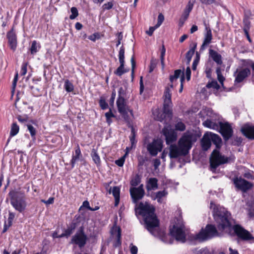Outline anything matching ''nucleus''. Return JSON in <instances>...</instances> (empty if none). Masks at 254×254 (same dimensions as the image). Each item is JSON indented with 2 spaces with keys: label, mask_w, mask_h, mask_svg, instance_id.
Wrapping results in <instances>:
<instances>
[{
  "label": "nucleus",
  "mask_w": 254,
  "mask_h": 254,
  "mask_svg": "<svg viewBox=\"0 0 254 254\" xmlns=\"http://www.w3.org/2000/svg\"><path fill=\"white\" fill-rule=\"evenodd\" d=\"M6 37L11 49L14 51L17 47V37L13 28L7 32Z\"/></svg>",
  "instance_id": "nucleus-19"
},
{
  "label": "nucleus",
  "mask_w": 254,
  "mask_h": 254,
  "mask_svg": "<svg viewBox=\"0 0 254 254\" xmlns=\"http://www.w3.org/2000/svg\"><path fill=\"white\" fill-rule=\"evenodd\" d=\"M154 211L153 206L146 202H141L136 210V213L143 217L145 227L148 231L154 236L159 237L163 242L167 243L166 234L164 231H159L157 228L159 221Z\"/></svg>",
  "instance_id": "nucleus-1"
},
{
  "label": "nucleus",
  "mask_w": 254,
  "mask_h": 254,
  "mask_svg": "<svg viewBox=\"0 0 254 254\" xmlns=\"http://www.w3.org/2000/svg\"><path fill=\"white\" fill-rule=\"evenodd\" d=\"M19 127L16 123H14L12 124L10 131V136L11 137L16 135L19 132Z\"/></svg>",
  "instance_id": "nucleus-32"
},
{
  "label": "nucleus",
  "mask_w": 254,
  "mask_h": 254,
  "mask_svg": "<svg viewBox=\"0 0 254 254\" xmlns=\"http://www.w3.org/2000/svg\"><path fill=\"white\" fill-rule=\"evenodd\" d=\"M147 190H155L158 188V180L156 178H151L149 179L146 184Z\"/></svg>",
  "instance_id": "nucleus-24"
},
{
  "label": "nucleus",
  "mask_w": 254,
  "mask_h": 254,
  "mask_svg": "<svg viewBox=\"0 0 254 254\" xmlns=\"http://www.w3.org/2000/svg\"><path fill=\"white\" fill-rule=\"evenodd\" d=\"M105 117L106 118H111L114 117V115L113 114L111 109L108 112L105 113Z\"/></svg>",
  "instance_id": "nucleus-64"
},
{
  "label": "nucleus",
  "mask_w": 254,
  "mask_h": 254,
  "mask_svg": "<svg viewBox=\"0 0 254 254\" xmlns=\"http://www.w3.org/2000/svg\"><path fill=\"white\" fill-rule=\"evenodd\" d=\"M182 70L177 69L175 70L174 75L170 76V80L172 83L169 86L166 87L164 94V110L166 114H170L172 103L171 101V88H173V82L176 80L181 75Z\"/></svg>",
  "instance_id": "nucleus-6"
},
{
  "label": "nucleus",
  "mask_w": 254,
  "mask_h": 254,
  "mask_svg": "<svg viewBox=\"0 0 254 254\" xmlns=\"http://www.w3.org/2000/svg\"><path fill=\"white\" fill-rule=\"evenodd\" d=\"M87 240V236L84 232L83 227H80L75 235L72 237L71 243L82 248L85 246Z\"/></svg>",
  "instance_id": "nucleus-9"
},
{
  "label": "nucleus",
  "mask_w": 254,
  "mask_h": 254,
  "mask_svg": "<svg viewBox=\"0 0 254 254\" xmlns=\"http://www.w3.org/2000/svg\"><path fill=\"white\" fill-rule=\"evenodd\" d=\"M212 39V34L210 28L209 27H205V32L202 44L200 47V50L203 51L205 47L211 43Z\"/></svg>",
  "instance_id": "nucleus-21"
},
{
  "label": "nucleus",
  "mask_w": 254,
  "mask_h": 254,
  "mask_svg": "<svg viewBox=\"0 0 254 254\" xmlns=\"http://www.w3.org/2000/svg\"><path fill=\"white\" fill-rule=\"evenodd\" d=\"M202 3L209 5L216 2L215 0H199Z\"/></svg>",
  "instance_id": "nucleus-56"
},
{
  "label": "nucleus",
  "mask_w": 254,
  "mask_h": 254,
  "mask_svg": "<svg viewBox=\"0 0 254 254\" xmlns=\"http://www.w3.org/2000/svg\"><path fill=\"white\" fill-rule=\"evenodd\" d=\"M15 217V214L11 212H9L8 213V217L7 219V222L8 223L12 224V221Z\"/></svg>",
  "instance_id": "nucleus-53"
},
{
  "label": "nucleus",
  "mask_w": 254,
  "mask_h": 254,
  "mask_svg": "<svg viewBox=\"0 0 254 254\" xmlns=\"http://www.w3.org/2000/svg\"><path fill=\"white\" fill-rule=\"evenodd\" d=\"M193 3L191 2L190 1H189L185 9H184V12L182 13L181 17L187 20V19L189 17L190 13V12L193 8Z\"/></svg>",
  "instance_id": "nucleus-27"
},
{
  "label": "nucleus",
  "mask_w": 254,
  "mask_h": 254,
  "mask_svg": "<svg viewBox=\"0 0 254 254\" xmlns=\"http://www.w3.org/2000/svg\"><path fill=\"white\" fill-rule=\"evenodd\" d=\"M157 28L156 27V25L154 27H150L148 31H146V33L149 35L151 36L154 32V31L155 30V29Z\"/></svg>",
  "instance_id": "nucleus-63"
},
{
  "label": "nucleus",
  "mask_w": 254,
  "mask_h": 254,
  "mask_svg": "<svg viewBox=\"0 0 254 254\" xmlns=\"http://www.w3.org/2000/svg\"><path fill=\"white\" fill-rule=\"evenodd\" d=\"M196 141L195 135L191 133H185L180 138L178 144H171L169 147V156L171 159H176L185 156L188 154L193 142Z\"/></svg>",
  "instance_id": "nucleus-2"
},
{
  "label": "nucleus",
  "mask_w": 254,
  "mask_h": 254,
  "mask_svg": "<svg viewBox=\"0 0 254 254\" xmlns=\"http://www.w3.org/2000/svg\"><path fill=\"white\" fill-rule=\"evenodd\" d=\"M64 88L66 92H70L73 90L74 87L68 80H66L64 82Z\"/></svg>",
  "instance_id": "nucleus-34"
},
{
  "label": "nucleus",
  "mask_w": 254,
  "mask_h": 254,
  "mask_svg": "<svg viewBox=\"0 0 254 254\" xmlns=\"http://www.w3.org/2000/svg\"><path fill=\"white\" fill-rule=\"evenodd\" d=\"M242 63L243 65L244 66H249L251 65L252 67V65L254 64V63L251 60H242Z\"/></svg>",
  "instance_id": "nucleus-48"
},
{
  "label": "nucleus",
  "mask_w": 254,
  "mask_h": 254,
  "mask_svg": "<svg viewBox=\"0 0 254 254\" xmlns=\"http://www.w3.org/2000/svg\"><path fill=\"white\" fill-rule=\"evenodd\" d=\"M167 194L168 192L165 190L159 191L155 193V197L154 199H156L159 203H162L163 202V198L166 197Z\"/></svg>",
  "instance_id": "nucleus-30"
},
{
  "label": "nucleus",
  "mask_w": 254,
  "mask_h": 254,
  "mask_svg": "<svg viewBox=\"0 0 254 254\" xmlns=\"http://www.w3.org/2000/svg\"><path fill=\"white\" fill-rule=\"evenodd\" d=\"M233 182L236 188L244 192L247 191L253 187L252 183L241 178L236 177L234 178L233 179Z\"/></svg>",
  "instance_id": "nucleus-14"
},
{
  "label": "nucleus",
  "mask_w": 254,
  "mask_h": 254,
  "mask_svg": "<svg viewBox=\"0 0 254 254\" xmlns=\"http://www.w3.org/2000/svg\"><path fill=\"white\" fill-rule=\"evenodd\" d=\"M219 132L223 137L225 141L228 140L230 137H232L233 131L231 126L228 123H221L219 122Z\"/></svg>",
  "instance_id": "nucleus-13"
},
{
  "label": "nucleus",
  "mask_w": 254,
  "mask_h": 254,
  "mask_svg": "<svg viewBox=\"0 0 254 254\" xmlns=\"http://www.w3.org/2000/svg\"><path fill=\"white\" fill-rule=\"evenodd\" d=\"M193 253L194 254H210L209 251L207 249H196L193 251Z\"/></svg>",
  "instance_id": "nucleus-43"
},
{
  "label": "nucleus",
  "mask_w": 254,
  "mask_h": 254,
  "mask_svg": "<svg viewBox=\"0 0 254 254\" xmlns=\"http://www.w3.org/2000/svg\"><path fill=\"white\" fill-rule=\"evenodd\" d=\"M196 45H195L194 46L193 48L190 49L186 53V59H187V60L188 61H187V64H190V62L191 61V58H192V56L193 55V54L194 53V51H195V49L196 48Z\"/></svg>",
  "instance_id": "nucleus-33"
},
{
  "label": "nucleus",
  "mask_w": 254,
  "mask_h": 254,
  "mask_svg": "<svg viewBox=\"0 0 254 254\" xmlns=\"http://www.w3.org/2000/svg\"><path fill=\"white\" fill-rule=\"evenodd\" d=\"M251 74L248 68L237 69L234 73L235 77V82L239 83L243 81Z\"/></svg>",
  "instance_id": "nucleus-17"
},
{
  "label": "nucleus",
  "mask_w": 254,
  "mask_h": 254,
  "mask_svg": "<svg viewBox=\"0 0 254 254\" xmlns=\"http://www.w3.org/2000/svg\"><path fill=\"white\" fill-rule=\"evenodd\" d=\"M157 115H155L154 114V116H155V118L157 120L159 121L160 122H162L166 118H168L169 119H171L172 116V108H171V113L170 114H166L164 112V110H163V112L157 111L156 112Z\"/></svg>",
  "instance_id": "nucleus-26"
},
{
  "label": "nucleus",
  "mask_w": 254,
  "mask_h": 254,
  "mask_svg": "<svg viewBox=\"0 0 254 254\" xmlns=\"http://www.w3.org/2000/svg\"><path fill=\"white\" fill-rule=\"evenodd\" d=\"M75 228V224H72L69 227H68L65 231L64 233L65 235H66V237L69 236L71 234H72Z\"/></svg>",
  "instance_id": "nucleus-38"
},
{
  "label": "nucleus",
  "mask_w": 254,
  "mask_h": 254,
  "mask_svg": "<svg viewBox=\"0 0 254 254\" xmlns=\"http://www.w3.org/2000/svg\"><path fill=\"white\" fill-rule=\"evenodd\" d=\"M71 14L69 16L70 19H75L78 15V12L77 8L75 7H72L70 9Z\"/></svg>",
  "instance_id": "nucleus-42"
},
{
  "label": "nucleus",
  "mask_w": 254,
  "mask_h": 254,
  "mask_svg": "<svg viewBox=\"0 0 254 254\" xmlns=\"http://www.w3.org/2000/svg\"><path fill=\"white\" fill-rule=\"evenodd\" d=\"M99 36L98 33H94L88 37V39L91 41L95 42L96 39H99Z\"/></svg>",
  "instance_id": "nucleus-57"
},
{
  "label": "nucleus",
  "mask_w": 254,
  "mask_h": 254,
  "mask_svg": "<svg viewBox=\"0 0 254 254\" xmlns=\"http://www.w3.org/2000/svg\"><path fill=\"white\" fill-rule=\"evenodd\" d=\"M186 129V126L182 122H178L175 125V130L183 131Z\"/></svg>",
  "instance_id": "nucleus-39"
},
{
  "label": "nucleus",
  "mask_w": 254,
  "mask_h": 254,
  "mask_svg": "<svg viewBox=\"0 0 254 254\" xmlns=\"http://www.w3.org/2000/svg\"><path fill=\"white\" fill-rule=\"evenodd\" d=\"M8 195L10 203L16 210L22 212L25 209L27 204L24 191L12 190L9 192Z\"/></svg>",
  "instance_id": "nucleus-7"
},
{
  "label": "nucleus",
  "mask_w": 254,
  "mask_h": 254,
  "mask_svg": "<svg viewBox=\"0 0 254 254\" xmlns=\"http://www.w3.org/2000/svg\"><path fill=\"white\" fill-rule=\"evenodd\" d=\"M162 133L165 137L167 144H170L177 140V134L175 130L170 127H165L162 129Z\"/></svg>",
  "instance_id": "nucleus-15"
},
{
  "label": "nucleus",
  "mask_w": 254,
  "mask_h": 254,
  "mask_svg": "<svg viewBox=\"0 0 254 254\" xmlns=\"http://www.w3.org/2000/svg\"><path fill=\"white\" fill-rule=\"evenodd\" d=\"M140 182V178L138 175H136L134 178H133L131 182L130 185L132 186L135 187L137 186Z\"/></svg>",
  "instance_id": "nucleus-41"
},
{
  "label": "nucleus",
  "mask_w": 254,
  "mask_h": 254,
  "mask_svg": "<svg viewBox=\"0 0 254 254\" xmlns=\"http://www.w3.org/2000/svg\"><path fill=\"white\" fill-rule=\"evenodd\" d=\"M119 59L120 63V65L117 70L115 71V73L118 76H121L127 71L124 69L125 64V48L123 46L120 48L119 53Z\"/></svg>",
  "instance_id": "nucleus-18"
},
{
  "label": "nucleus",
  "mask_w": 254,
  "mask_h": 254,
  "mask_svg": "<svg viewBox=\"0 0 254 254\" xmlns=\"http://www.w3.org/2000/svg\"><path fill=\"white\" fill-rule=\"evenodd\" d=\"M12 225V224L11 223H8L7 222V223H6V221H5V223H4V226H3V230H2V233H4L5 232H6V231L7 230V229Z\"/></svg>",
  "instance_id": "nucleus-62"
},
{
  "label": "nucleus",
  "mask_w": 254,
  "mask_h": 254,
  "mask_svg": "<svg viewBox=\"0 0 254 254\" xmlns=\"http://www.w3.org/2000/svg\"><path fill=\"white\" fill-rule=\"evenodd\" d=\"M91 156L93 161L97 165H99L100 164L101 161L100 156L95 149H92L91 152Z\"/></svg>",
  "instance_id": "nucleus-31"
},
{
  "label": "nucleus",
  "mask_w": 254,
  "mask_h": 254,
  "mask_svg": "<svg viewBox=\"0 0 254 254\" xmlns=\"http://www.w3.org/2000/svg\"><path fill=\"white\" fill-rule=\"evenodd\" d=\"M158 60L154 58H152L150 61V64L149 66V72L150 73L152 72L155 68L156 67V65L158 64Z\"/></svg>",
  "instance_id": "nucleus-35"
},
{
  "label": "nucleus",
  "mask_w": 254,
  "mask_h": 254,
  "mask_svg": "<svg viewBox=\"0 0 254 254\" xmlns=\"http://www.w3.org/2000/svg\"><path fill=\"white\" fill-rule=\"evenodd\" d=\"M27 63H24L22 65L21 69V72H20V74L22 75H24L27 73Z\"/></svg>",
  "instance_id": "nucleus-52"
},
{
  "label": "nucleus",
  "mask_w": 254,
  "mask_h": 254,
  "mask_svg": "<svg viewBox=\"0 0 254 254\" xmlns=\"http://www.w3.org/2000/svg\"><path fill=\"white\" fill-rule=\"evenodd\" d=\"M27 127L31 137L33 139H35V135L36 134V129L31 125H27Z\"/></svg>",
  "instance_id": "nucleus-40"
},
{
  "label": "nucleus",
  "mask_w": 254,
  "mask_h": 254,
  "mask_svg": "<svg viewBox=\"0 0 254 254\" xmlns=\"http://www.w3.org/2000/svg\"><path fill=\"white\" fill-rule=\"evenodd\" d=\"M113 6V2H108L107 3H106L103 5V8L104 9H107L109 10L111 9Z\"/></svg>",
  "instance_id": "nucleus-51"
},
{
  "label": "nucleus",
  "mask_w": 254,
  "mask_h": 254,
  "mask_svg": "<svg viewBox=\"0 0 254 254\" xmlns=\"http://www.w3.org/2000/svg\"><path fill=\"white\" fill-rule=\"evenodd\" d=\"M162 148L163 142L160 139H154L146 146L147 151L152 156H156L158 152L161 151Z\"/></svg>",
  "instance_id": "nucleus-11"
},
{
  "label": "nucleus",
  "mask_w": 254,
  "mask_h": 254,
  "mask_svg": "<svg viewBox=\"0 0 254 254\" xmlns=\"http://www.w3.org/2000/svg\"><path fill=\"white\" fill-rule=\"evenodd\" d=\"M203 125L208 128L218 130L219 129V122L218 124L215 123L210 120H206L203 123Z\"/></svg>",
  "instance_id": "nucleus-29"
},
{
  "label": "nucleus",
  "mask_w": 254,
  "mask_h": 254,
  "mask_svg": "<svg viewBox=\"0 0 254 254\" xmlns=\"http://www.w3.org/2000/svg\"><path fill=\"white\" fill-rule=\"evenodd\" d=\"M244 23V28L243 30L245 31H249L251 27V22L249 19L248 17H245L243 20Z\"/></svg>",
  "instance_id": "nucleus-37"
},
{
  "label": "nucleus",
  "mask_w": 254,
  "mask_h": 254,
  "mask_svg": "<svg viewBox=\"0 0 254 254\" xmlns=\"http://www.w3.org/2000/svg\"><path fill=\"white\" fill-rule=\"evenodd\" d=\"M233 228L235 233L240 239L245 241L254 240L252 235L240 225H235Z\"/></svg>",
  "instance_id": "nucleus-12"
},
{
  "label": "nucleus",
  "mask_w": 254,
  "mask_h": 254,
  "mask_svg": "<svg viewBox=\"0 0 254 254\" xmlns=\"http://www.w3.org/2000/svg\"><path fill=\"white\" fill-rule=\"evenodd\" d=\"M234 157H228L222 155L217 150H214L210 157V170L213 173H218L217 168L224 164L234 162Z\"/></svg>",
  "instance_id": "nucleus-4"
},
{
  "label": "nucleus",
  "mask_w": 254,
  "mask_h": 254,
  "mask_svg": "<svg viewBox=\"0 0 254 254\" xmlns=\"http://www.w3.org/2000/svg\"><path fill=\"white\" fill-rule=\"evenodd\" d=\"M186 75L187 79L188 81H189L190 79V75H191V70L189 66H188L186 71Z\"/></svg>",
  "instance_id": "nucleus-58"
},
{
  "label": "nucleus",
  "mask_w": 254,
  "mask_h": 254,
  "mask_svg": "<svg viewBox=\"0 0 254 254\" xmlns=\"http://www.w3.org/2000/svg\"><path fill=\"white\" fill-rule=\"evenodd\" d=\"M202 148L203 150H207L211 146V141L208 135L205 134L201 140Z\"/></svg>",
  "instance_id": "nucleus-23"
},
{
  "label": "nucleus",
  "mask_w": 254,
  "mask_h": 254,
  "mask_svg": "<svg viewBox=\"0 0 254 254\" xmlns=\"http://www.w3.org/2000/svg\"><path fill=\"white\" fill-rule=\"evenodd\" d=\"M129 191L133 201L135 203L138 200L141 199L145 193L142 184L140 185L138 188H131Z\"/></svg>",
  "instance_id": "nucleus-16"
},
{
  "label": "nucleus",
  "mask_w": 254,
  "mask_h": 254,
  "mask_svg": "<svg viewBox=\"0 0 254 254\" xmlns=\"http://www.w3.org/2000/svg\"><path fill=\"white\" fill-rule=\"evenodd\" d=\"M140 84V94H142L144 90V85L143 83V78L142 76L140 77L139 80Z\"/></svg>",
  "instance_id": "nucleus-61"
},
{
  "label": "nucleus",
  "mask_w": 254,
  "mask_h": 254,
  "mask_svg": "<svg viewBox=\"0 0 254 254\" xmlns=\"http://www.w3.org/2000/svg\"><path fill=\"white\" fill-rule=\"evenodd\" d=\"M242 141V139L241 137H236L233 142H232V144L234 145H239Z\"/></svg>",
  "instance_id": "nucleus-55"
},
{
  "label": "nucleus",
  "mask_w": 254,
  "mask_h": 254,
  "mask_svg": "<svg viewBox=\"0 0 254 254\" xmlns=\"http://www.w3.org/2000/svg\"><path fill=\"white\" fill-rule=\"evenodd\" d=\"M82 156L81 151L79 145L77 144V147L75 150V155H73L71 160V165L72 168L74 167L75 162L78 161Z\"/></svg>",
  "instance_id": "nucleus-25"
},
{
  "label": "nucleus",
  "mask_w": 254,
  "mask_h": 254,
  "mask_svg": "<svg viewBox=\"0 0 254 254\" xmlns=\"http://www.w3.org/2000/svg\"><path fill=\"white\" fill-rule=\"evenodd\" d=\"M130 61H131V76H132V78L133 79V75H134V69L135 67V62L133 57H132L131 58Z\"/></svg>",
  "instance_id": "nucleus-47"
},
{
  "label": "nucleus",
  "mask_w": 254,
  "mask_h": 254,
  "mask_svg": "<svg viewBox=\"0 0 254 254\" xmlns=\"http://www.w3.org/2000/svg\"><path fill=\"white\" fill-rule=\"evenodd\" d=\"M209 137L211 141L216 145V148H219L222 144V139L218 135L214 133H210Z\"/></svg>",
  "instance_id": "nucleus-28"
},
{
  "label": "nucleus",
  "mask_w": 254,
  "mask_h": 254,
  "mask_svg": "<svg viewBox=\"0 0 254 254\" xmlns=\"http://www.w3.org/2000/svg\"><path fill=\"white\" fill-rule=\"evenodd\" d=\"M218 236V232L215 227L212 225H206L204 229L196 234H190L189 239L191 241L201 242L213 237Z\"/></svg>",
  "instance_id": "nucleus-5"
},
{
  "label": "nucleus",
  "mask_w": 254,
  "mask_h": 254,
  "mask_svg": "<svg viewBox=\"0 0 254 254\" xmlns=\"http://www.w3.org/2000/svg\"><path fill=\"white\" fill-rule=\"evenodd\" d=\"M241 131L247 138L254 139V126L246 124L241 127Z\"/></svg>",
  "instance_id": "nucleus-20"
},
{
  "label": "nucleus",
  "mask_w": 254,
  "mask_h": 254,
  "mask_svg": "<svg viewBox=\"0 0 254 254\" xmlns=\"http://www.w3.org/2000/svg\"><path fill=\"white\" fill-rule=\"evenodd\" d=\"M120 189L118 187H114L112 190V193L115 198L120 197Z\"/></svg>",
  "instance_id": "nucleus-44"
},
{
  "label": "nucleus",
  "mask_w": 254,
  "mask_h": 254,
  "mask_svg": "<svg viewBox=\"0 0 254 254\" xmlns=\"http://www.w3.org/2000/svg\"><path fill=\"white\" fill-rule=\"evenodd\" d=\"M185 226L183 224H176L170 229V234L177 241L184 243L186 241V232Z\"/></svg>",
  "instance_id": "nucleus-8"
},
{
  "label": "nucleus",
  "mask_w": 254,
  "mask_h": 254,
  "mask_svg": "<svg viewBox=\"0 0 254 254\" xmlns=\"http://www.w3.org/2000/svg\"><path fill=\"white\" fill-rule=\"evenodd\" d=\"M253 171H248L244 174V177L248 179L254 180V176H253Z\"/></svg>",
  "instance_id": "nucleus-50"
},
{
  "label": "nucleus",
  "mask_w": 254,
  "mask_h": 254,
  "mask_svg": "<svg viewBox=\"0 0 254 254\" xmlns=\"http://www.w3.org/2000/svg\"><path fill=\"white\" fill-rule=\"evenodd\" d=\"M99 105L101 109L103 110H105L108 107L107 103L106 102L105 100L102 98H101L99 100Z\"/></svg>",
  "instance_id": "nucleus-45"
},
{
  "label": "nucleus",
  "mask_w": 254,
  "mask_h": 254,
  "mask_svg": "<svg viewBox=\"0 0 254 254\" xmlns=\"http://www.w3.org/2000/svg\"><path fill=\"white\" fill-rule=\"evenodd\" d=\"M125 162V157H123L121 158L116 161V164L120 167H122L123 166Z\"/></svg>",
  "instance_id": "nucleus-54"
},
{
  "label": "nucleus",
  "mask_w": 254,
  "mask_h": 254,
  "mask_svg": "<svg viewBox=\"0 0 254 254\" xmlns=\"http://www.w3.org/2000/svg\"><path fill=\"white\" fill-rule=\"evenodd\" d=\"M214 218L219 230L230 229L231 227V214L224 208L215 210Z\"/></svg>",
  "instance_id": "nucleus-3"
},
{
  "label": "nucleus",
  "mask_w": 254,
  "mask_h": 254,
  "mask_svg": "<svg viewBox=\"0 0 254 254\" xmlns=\"http://www.w3.org/2000/svg\"><path fill=\"white\" fill-rule=\"evenodd\" d=\"M117 105L119 112L123 116L125 120L127 121L128 120V112H129L130 115L133 116L132 110L128 108L124 97H118Z\"/></svg>",
  "instance_id": "nucleus-10"
},
{
  "label": "nucleus",
  "mask_w": 254,
  "mask_h": 254,
  "mask_svg": "<svg viewBox=\"0 0 254 254\" xmlns=\"http://www.w3.org/2000/svg\"><path fill=\"white\" fill-rule=\"evenodd\" d=\"M121 231L120 229H119L117 233V241L116 244H115V247H119L121 245Z\"/></svg>",
  "instance_id": "nucleus-46"
},
{
  "label": "nucleus",
  "mask_w": 254,
  "mask_h": 254,
  "mask_svg": "<svg viewBox=\"0 0 254 254\" xmlns=\"http://www.w3.org/2000/svg\"><path fill=\"white\" fill-rule=\"evenodd\" d=\"M40 48V46L38 45L36 41H33L32 42L31 47L30 48V52L32 54H34L37 53L38 51V49Z\"/></svg>",
  "instance_id": "nucleus-36"
},
{
  "label": "nucleus",
  "mask_w": 254,
  "mask_h": 254,
  "mask_svg": "<svg viewBox=\"0 0 254 254\" xmlns=\"http://www.w3.org/2000/svg\"><path fill=\"white\" fill-rule=\"evenodd\" d=\"M130 253L131 254H137L138 249L135 246H133L132 244L130 245Z\"/></svg>",
  "instance_id": "nucleus-59"
},
{
  "label": "nucleus",
  "mask_w": 254,
  "mask_h": 254,
  "mask_svg": "<svg viewBox=\"0 0 254 254\" xmlns=\"http://www.w3.org/2000/svg\"><path fill=\"white\" fill-rule=\"evenodd\" d=\"M209 56L217 64L221 65L222 64V56L216 51L212 49H209Z\"/></svg>",
  "instance_id": "nucleus-22"
},
{
  "label": "nucleus",
  "mask_w": 254,
  "mask_h": 254,
  "mask_svg": "<svg viewBox=\"0 0 254 254\" xmlns=\"http://www.w3.org/2000/svg\"><path fill=\"white\" fill-rule=\"evenodd\" d=\"M164 19V17L162 13H160L158 16V22H157V24H156L157 27H158L159 26H160L161 25V24L163 22Z\"/></svg>",
  "instance_id": "nucleus-49"
},
{
  "label": "nucleus",
  "mask_w": 254,
  "mask_h": 254,
  "mask_svg": "<svg viewBox=\"0 0 254 254\" xmlns=\"http://www.w3.org/2000/svg\"><path fill=\"white\" fill-rule=\"evenodd\" d=\"M161 164L160 160L159 159H155L153 160V166L155 169H157Z\"/></svg>",
  "instance_id": "nucleus-60"
}]
</instances>
